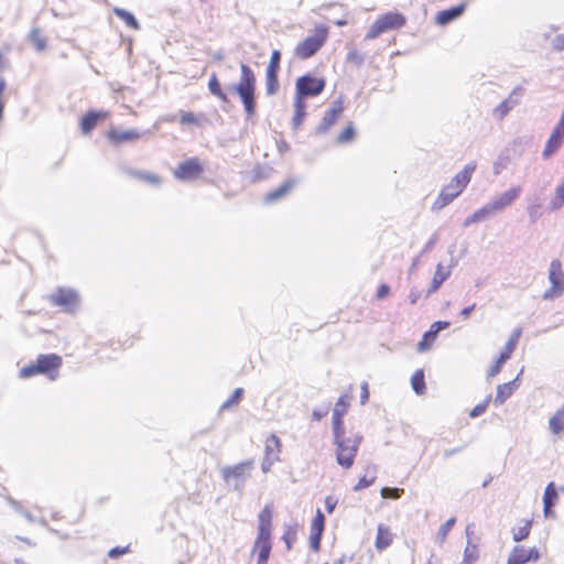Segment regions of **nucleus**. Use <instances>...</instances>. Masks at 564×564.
Returning <instances> with one entry per match:
<instances>
[{
  "mask_svg": "<svg viewBox=\"0 0 564 564\" xmlns=\"http://www.w3.org/2000/svg\"><path fill=\"white\" fill-rule=\"evenodd\" d=\"M336 462L344 469H349L358 453L362 436L358 433L347 435L346 430L333 431Z\"/></svg>",
  "mask_w": 564,
  "mask_h": 564,
  "instance_id": "1",
  "label": "nucleus"
},
{
  "mask_svg": "<svg viewBox=\"0 0 564 564\" xmlns=\"http://www.w3.org/2000/svg\"><path fill=\"white\" fill-rule=\"evenodd\" d=\"M240 70L241 75L239 82L229 86L228 90L239 96L247 117L251 118L256 113V75L246 64L240 65Z\"/></svg>",
  "mask_w": 564,
  "mask_h": 564,
  "instance_id": "2",
  "label": "nucleus"
},
{
  "mask_svg": "<svg viewBox=\"0 0 564 564\" xmlns=\"http://www.w3.org/2000/svg\"><path fill=\"white\" fill-rule=\"evenodd\" d=\"M475 169V163H468L465 165V167L458 172L446 186L443 187L433 208L442 209L452 203L468 185Z\"/></svg>",
  "mask_w": 564,
  "mask_h": 564,
  "instance_id": "3",
  "label": "nucleus"
},
{
  "mask_svg": "<svg viewBox=\"0 0 564 564\" xmlns=\"http://www.w3.org/2000/svg\"><path fill=\"white\" fill-rule=\"evenodd\" d=\"M254 468V460L248 459L240 462L232 466H225L221 468V477L230 490L243 492L246 482L251 477Z\"/></svg>",
  "mask_w": 564,
  "mask_h": 564,
  "instance_id": "4",
  "label": "nucleus"
},
{
  "mask_svg": "<svg viewBox=\"0 0 564 564\" xmlns=\"http://www.w3.org/2000/svg\"><path fill=\"white\" fill-rule=\"evenodd\" d=\"M62 366V357L56 354L40 355L35 362L20 370L21 378H30L35 375H45L50 380L58 378V369Z\"/></svg>",
  "mask_w": 564,
  "mask_h": 564,
  "instance_id": "5",
  "label": "nucleus"
},
{
  "mask_svg": "<svg viewBox=\"0 0 564 564\" xmlns=\"http://www.w3.org/2000/svg\"><path fill=\"white\" fill-rule=\"evenodd\" d=\"M405 22V17L399 12L382 14L372 23L365 39L373 40L384 32L402 28Z\"/></svg>",
  "mask_w": 564,
  "mask_h": 564,
  "instance_id": "6",
  "label": "nucleus"
},
{
  "mask_svg": "<svg viewBox=\"0 0 564 564\" xmlns=\"http://www.w3.org/2000/svg\"><path fill=\"white\" fill-rule=\"evenodd\" d=\"M327 40V29L317 26L315 33L307 36L295 47V55L301 59H307L315 55Z\"/></svg>",
  "mask_w": 564,
  "mask_h": 564,
  "instance_id": "7",
  "label": "nucleus"
},
{
  "mask_svg": "<svg viewBox=\"0 0 564 564\" xmlns=\"http://www.w3.org/2000/svg\"><path fill=\"white\" fill-rule=\"evenodd\" d=\"M549 281L551 286L543 293V300L551 301L564 293V272L560 260L554 259L549 268Z\"/></svg>",
  "mask_w": 564,
  "mask_h": 564,
  "instance_id": "8",
  "label": "nucleus"
},
{
  "mask_svg": "<svg viewBox=\"0 0 564 564\" xmlns=\"http://www.w3.org/2000/svg\"><path fill=\"white\" fill-rule=\"evenodd\" d=\"M325 79L314 77L310 74L297 78L295 84V98L304 100L308 97L318 96L325 88Z\"/></svg>",
  "mask_w": 564,
  "mask_h": 564,
  "instance_id": "9",
  "label": "nucleus"
},
{
  "mask_svg": "<svg viewBox=\"0 0 564 564\" xmlns=\"http://www.w3.org/2000/svg\"><path fill=\"white\" fill-rule=\"evenodd\" d=\"M50 302L63 308V311L72 313L79 303L78 294L72 289L58 288L48 296Z\"/></svg>",
  "mask_w": 564,
  "mask_h": 564,
  "instance_id": "10",
  "label": "nucleus"
},
{
  "mask_svg": "<svg viewBox=\"0 0 564 564\" xmlns=\"http://www.w3.org/2000/svg\"><path fill=\"white\" fill-rule=\"evenodd\" d=\"M521 333H522L521 328H517L513 330L512 335L510 336V338L508 339V341L505 346L503 351H501V354L499 355L496 362L488 370V373H487L488 378H494L495 376H497L500 372L502 365L511 357V354L516 349V346L521 336Z\"/></svg>",
  "mask_w": 564,
  "mask_h": 564,
  "instance_id": "11",
  "label": "nucleus"
},
{
  "mask_svg": "<svg viewBox=\"0 0 564 564\" xmlns=\"http://www.w3.org/2000/svg\"><path fill=\"white\" fill-rule=\"evenodd\" d=\"M522 188L520 186H513L487 203L492 215L500 213L510 206L520 196Z\"/></svg>",
  "mask_w": 564,
  "mask_h": 564,
  "instance_id": "12",
  "label": "nucleus"
},
{
  "mask_svg": "<svg viewBox=\"0 0 564 564\" xmlns=\"http://www.w3.org/2000/svg\"><path fill=\"white\" fill-rule=\"evenodd\" d=\"M202 172L203 166L198 159H189L180 163L177 169L174 171V176L177 180L191 181L197 178Z\"/></svg>",
  "mask_w": 564,
  "mask_h": 564,
  "instance_id": "13",
  "label": "nucleus"
},
{
  "mask_svg": "<svg viewBox=\"0 0 564 564\" xmlns=\"http://www.w3.org/2000/svg\"><path fill=\"white\" fill-rule=\"evenodd\" d=\"M343 110H344L343 100L341 99L336 100L333 104L332 108L325 112V115L322 119V122L317 127L316 131L318 133L327 132L330 129V127L334 126L336 123V121L339 119Z\"/></svg>",
  "mask_w": 564,
  "mask_h": 564,
  "instance_id": "14",
  "label": "nucleus"
},
{
  "mask_svg": "<svg viewBox=\"0 0 564 564\" xmlns=\"http://www.w3.org/2000/svg\"><path fill=\"white\" fill-rule=\"evenodd\" d=\"M350 403V397L348 394L341 395L338 401L336 402L334 410H333V421H332V430L333 431H344V421L343 417L345 416L348 406Z\"/></svg>",
  "mask_w": 564,
  "mask_h": 564,
  "instance_id": "15",
  "label": "nucleus"
},
{
  "mask_svg": "<svg viewBox=\"0 0 564 564\" xmlns=\"http://www.w3.org/2000/svg\"><path fill=\"white\" fill-rule=\"evenodd\" d=\"M540 553L535 547L525 550L522 546H514L510 553L507 564H525L531 561H538Z\"/></svg>",
  "mask_w": 564,
  "mask_h": 564,
  "instance_id": "16",
  "label": "nucleus"
},
{
  "mask_svg": "<svg viewBox=\"0 0 564 564\" xmlns=\"http://www.w3.org/2000/svg\"><path fill=\"white\" fill-rule=\"evenodd\" d=\"M451 273H452V265H449L447 269H445L442 263H438L436 265V270H435L433 279L431 281V285L426 291V297H429L433 293H435L442 286V284L449 278Z\"/></svg>",
  "mask_w": 564,
  "mask_h": 564,
  "instance_id": "17",
  "label": "nucleus"
},
{
  "mask_svg": "<svg viewBox=\"0 0 564 564\" xmlns=\"http://www.w3.org/2000/svg\"><path fill=\"white\" fill-rule=\"evenodd\" d=\"M518 380L519 376H517L516 379L506 382L503 384H499L497 387L496 397L494 399L495 405H501L503 404L514 392V390L518 388Z\"/></svg>",
  "mask_w": 564,
  "mask_h": 564,
  "instance_id": "18",
  "label": "nucleus"
},
{
  "mask_svg": "<svg viewBox=\"0 0 564 564\" xmlns=\"http://www.w3.org/2000/svg\"><path fill=\"white\" fill-rule=\"evenodd\" d=\"M465 9L466 3H460L447 10L440 11L436 15V23L438 25H446L459 18L465 12Z\"/></svg>",
  "mask_w": 564,
  "mask_h": 564,
  "instance_id": "19",
  "label": "nucleus"
},
{
  "mask_svg": "<svg viewBox=\"0 0 564 564\" xmlns=\"http://www.w3.org/2000/svg\"><path fill=\"white\" fill-rule=\"evenodd\" d=\"M144 133L142 132H139L137 130H127V131H120L118 129H111L109 130L108 132V138L109 140H111L113 143L118 144V143H123V142H130V141H135L138 140L139 138H141Z\"/></svg>",
  "mask_w": 564,
  "mask_h": 564,
  "instance_id": "20",
  "label": "nucleus"
},
{
  "mask_svg": "<svg viewBox=\"0 0 564 564\" xmlns=\"http://www.w3.org/2000/svg\"><path fill=\"white\" fill-rule=\"evenodd\" d=\"M108 117L107 111H89L86 116H84L80 120V129L84 134H88L97 124L100 119H105Z\"/></svg>",
  "mask_w": 564,
  "mask_h": 564,
  "instance_id": "21",
  "label": "nucleus"
},
{
  "mask_svg": "<svg viewBox=\"0 0 564 564\" xmlns=\"http://www.w3.org/2000/svg\"><path fill=\"white\" fill-rule=\"evenodd\" d=\"M296 183H297L296 180L289 178L280 187H278L274 191L269 192L264 197V202L267 204H272V203H275L276 200L283 198L286 194H289L291 192V189L295 186Z\"/></svg>",
  "mask_w": 564,
  "mask_h": 564,
  "instance_id": "22",
  "label": "nucleus"
},
{
  "mask_svg": "<svg viewBox=\"0 0 564 564\" xmlns=\"http://www.w3.org/2000/svg\"><path fill=\"white\" fill-rule=\"evenodd\" d=\"M271 540L270 536H261L258 535L254 542V549L259 550L258 554V563L257 564H267L270 553H271Z\"/></svg>",
  "mask_w": 564,
  "mask_h": 564,
  "instance_id": "23",
  "label": "nucleus"
},
{
  "mask_svg": "<svg viewBox=\"0 0 564 564\" xmlns=\"http://www.w3.org/2000/svg\"><path fill=\"white\" fill-rule=\"evenodd\" d=\"M271 521H272V510L270 506H265L262 511L259 513V525H258V535L261 536H271Z\"/></svg>",
  "mask_w": 564,
  "mask_h": 564,
  "instance_id": "24",
  "label": "nucleus"
},
{
  "mask_svg": "<svg viewBox=\"0 0 564 564\" xmlns=\"http://www.w3.org/2000/svg\"><path fill=\"white\" fill-rule=\"evenodd\" d=\"M393 535L389 529V527L384 524L378 525V532L376 538V549L378 551L386 550L392 543Z\"/></svg>",
  "mask_w": 564,
  "mask_h": 564,
  "instance_id": "25",
  "label": "nucleus"
},
{
  "mask_svg": "<svg viewBox=\"0 0 564 564\" xmlns=\"http://www.w3.org/2000/svg\"><path fill=\"white\" fill-rule=\"evenodd\" d=\"M279 68L273 66H268L265 72V91L267 95L272 96L275 95L279 89V80H278Z\"/></svg>",
  "mask_w": 564,
  "mask_h": 564,
  "instance_id": "26",
  "label": "nucleus"
},
{
  "mask_svg": "<svg viewBox=\"0 0 564 564\" xmlns=\"http://www.w3.org/2000/svg\"><path fill=\"white\" fill-rule=\"evenodd\" d=\"M377 478V466L376 465H368L366 467V475L361 477L357 485L354 487L355 491H359L361 489L368 488L371 486Z\"/></svg>",
  "mask_w": 564,
  "mask_h": 564,
  "instance_id": "27",
  "label": "nucleus"
},
{
  "mask_svg": "<svg viewBox=\"0 0 564 564\" xmlns=\"http://www.w3.org/2000/svg\"><path fill=\"white\" fill-rule=\"evenodd\" d=\"M490 216H492V213H491L490 208L488 207V205L486 204L481 208H479L478 210L473 213L470 216H468L464 220L463 226L469 227L473 224L484 221L485 219L489 218Z\"/></svg>",
  "mask_w": 564,
  "mask_h": 564,
  "instance_id": "28",
  "label": "nucleus"
},
{
  "mask_svg": "<svg viewBox=\"0 0 564 564\" xmlns=\"http://www.w3.org/2000/svg\"><path fill=\"white\" fill-rule=\"evenodd\" d=\"M549 427L554 434H560L564 431V404L550 419Z\"/></svg>",
  "mask_w": 564,
  "mask_h": 564,
  "instance_id": "29",
  "label": "nucleus"
},
{
  "mask_svg": "<svg viewBox=\"0 0 564 564\" xmlns=\"http://www.w3.org/2000/svg\"><path fill=\"white\" fill-rule=\"evenodd\" d=\"M294 109H295V112H294V117H293V120H292V123H293V128L294 129H297L305 116H306V105H305V101L304 100H301L300 98H295L294 100Z\"/></svg>",
  "mask_w": 564,
  "mask_h": 564,
  "instance_id": "30",
  "label": "nucleus"
},
{
  "mask_svg": "<svg viewBox=\"0 0 564 564\" xmlns=\"http://www.w3.org/2000/svg\"><path fill=\"white\" fill-rule=\"evenodd\" d=\"M113 13H115L119 19H121L122 21H124V22H126V24H127L129 28H131V29H133V30H139V29H140V24H139L138 20L135 19V17H134L131 12H129V11H127V10H124V9H121V8H115V9H113Z\"/></svg>",
  "mask_w": 564,
  "mask_h": 564,
  "instance_id": "31",
  "label": "nucleus"
},
{
  "mask_svg": "<svg viewBox=\"0 0 564 564\" xmlns=\"http://www.w3.org/2000/svg\"><path fill=\"white\" fill-rule=\"evenodd\" d=\"M280 448H281L280 438L276 435L272 434L265 441V448H264L265 455L264 456H267V457L279 456Z\"/></svg>",
  "mask_w": 564,
  "mask_h": 564,
  "instance_id": "32",
  "label": "nucleus"
},
{
  "mask_svg": "<svg viewBox=\"0 0 564 564\" xmlns=\"http://www.w3.org/2000/svg\"><path fill=\"white\" fill-rule=\"evenodd\" d=\"M411 386L413 391L421 395L425 391V380H424V372L422 369L416 370L411 378Z\"/></svg>",
  "mask_w": 564,
  "mask_h": 564,
  "instance_id": "33",
  "label": "nucleus"
},
{
  "mask_svg": "<svg viewBox=\"0 0 564 564\" xmlns=\"http://www.w3.org/2000/svg\"><path fill=\"white\" fill-rule=\"evenodd\" d=\"M564 205V177L563 181L557 185L554 197L550 202L551 210H558Z\"/></svg>",
  "mask_w": 564,
  "mask_h": 564,
  "instance_id": "34",
  "label": "nucleus"
},
{
  "mask_svg": "<svg viewBox=\"0 0 564 564\" xmlns=\"http://www.w3.org/2000/svg\"><path fill=\"white\" fill-rule=\"evenodd\" d=\"M208 89L214 96L218 97L221 101H228V97L221 89L219 80L215 73L210 76V79L208 82Z\"/></svg>",
  "mask_w": 564,
  "mask_h": 564,
  "instance_id": "35",
  "label": "nucleus"
},
{
  "mask_svg": "<svg viewBox=\"0 0 564 564\" xmlns=\"http://www.w3.org/2000/svg\"><path fill=\"white\" fill-rule=\"evenodd\" d=\"M556 499H557V492H556L555 486L553 482H550L544 490L543 506L544 507H547V505L554 506Z\"/></svg>",
  "mask_w": 564,
  "mask_h": 564,
  "instance_id": "36",
  "label": "nucleus"
},
{
  "mask_svg": "<svg viewBox=\"0 0 564 564\" xmlns=\"http://www.w3.org/2000/svg\"><path fill=\"white\" fill-rule=\"evenodd\" d=\"M455 522H456V519L451 518L440 527L437 535H436V539L440 543H444L446 541L447 535H448L449 531L452 530V528L454 527Z\"/></svg>",
  "mask_w": 564,
  "mask_h": 564,
  "instance_id": "37",
  "label": "nucleus"
},
{
  "mask_svg": "<svg viewBox=\"0 0 564 564\" xmlns=\"http://www.w3.org/2000/svg\"><path fill=\"white\" fill-rule=\"evenodd\" d=\"M130 175H132L135 178L149 182L153 185H159L161 180L158 175L151 174L144 171H130Z\"/></svg>",
  "mask_w": 564,
  "mask_h": 564,
  "instance_id": "38",
  "label": "nucleus"
},
{
  "mask_svg": "<svg viewBox=\"0 0 564 564\" xmlns=\"http://www.w3.org/2000/svg\"><path fill=\"white\" fill-rule=\"evenodd\" d=\"M242 395H243V389L242 388L235 389V391L231 394V397L221 404L220 411L228 410L230 406H232L235 404H238L240 402Z\"/></svg>",
  "mask_w": 564,
  "mask_h": 564,
  "instance_id": "39",
  "label": "nucleus"
},
{
  "mask_svg": "<svg viewBox=\"0 0 564 564\" xmlns=\"http://www.w3.org/2000/svg\"><path fill=\"white\" fill-rule=\"evenodd\" d=\"M530 529H531V521H527L524 523V525L522 527H519L517 529L513 530V540L516 542H520L524 539H527L530 534Z\"/></svg>",
  "mask_w": 564,
  "mask_h": 564,
  "instance_id": "40",
  "label": "nucleus"
},
{
  "mask_svg": "<svg viewBox=\"0 0 564 564\" xmlns=\"http://www.w3.org/2000/svg\"><path fill=\"white\" fill-rule=\"evenodd\" d=\"M355 137V128L352 123H349L347 128H345L337 137V142L340 144L348 143L352 141Z\"/></svg>",
  "mask_w": 564,
  "mask_h": 564,
  "instance_id": "41",
  "label": "nucleus"
},
{
  "mask_svg": "<svg viewBox=\"0 0 564 564\" xmlns=\"http://www.w3.org/2000/svg\"><path fill=\"white\" fill-rule=\"evenodd\" d=\"M435 339H436V337L433 334H431L430 330H427L423 335L422 340L419 343L417 350L420 352L426 351L427 349H430L431 345L434 343Z\"/></svg>",
  "mask_w": 564,
  "mask_h": 564,
  "instance_id": "42",
  "label": "nucleus"
},
{
  "mask_svg": "<svg viewBox=\"0 0 564 564\" xmlns=\"http://www.w3.org/2000/svg\"><path fill=\"white\" fill-rule=\"evenodd\" d=\"M381 497L384 499H399L401 495L403 494V489L401 488H391V487H383L380 490Z\"/></svg>",
  "mask_w": 564,
  "mask_h": 564,
  "instance_id": "43",
  "label": "nucleus"
},
{
  "mask_svg": "<svg viewBox=\"0 0 564 564\" xmlns=\"http://www.w3.org/2000/svg\"><path fill=\"white\" fill-rule=\"evenodd\" d=\"M521 96H522V88L517 87L510 93L509 97L507 99H505V101L507 104H509L511 109H513L519 104V99Z\"/></svg>",
  "mask_w": 564,
  "mask_h": 564,
  "instance_id": "44",
  "label": "nucleus"
},
{
  "mask_svg": "<svg viewBox=\"0 0 564 564\" xmlns=\"http://www.w3.org/2000/svg\"><path fill=\"white\" fill-rule=\"evenodd\" d=\"M521 96H522V88L517 87L510 93L509 97L507 99H505V101L507 104H509L511 109H513L519 104V99Z\"/></svg>",
  "mask_w": 564,
  "mask_h": 564,
  "instance_id": "45",
  "label": "nucleus"
},
{
  "mask_svg": "<svg viewBox=\"0 0 564 564\" xmlns=\"http://www.w3.org/2000/svg\"><path fill=\"white\" fill-rule=\"evenodd\" d=\"M521 96H522V88L517 87L510 93L509 97L507 99H505V101L507 104H509L511 109H513L519 104V99Z\"/></svg>",
  "mask_w": 564,
  "mask_h": 564,
  "instance_id": "46",
  "label": "nucleus"
},
{
  "mask_svg": "<svg viewBox=\"0 0 564 564\" xmlns=\"http://www.w3.org/2000/svg\"><path fill=\"white\" fill-rule=\"evenodd\" d=\"M325 517L323 512L318 509L315 518L313 519L311 530L313 531H324Z\"/></svg>",
  "mask_w": 564,
  "mask_h": 564,
  "instance_id": "47",
  "label": "nucleus"
},
{
  "mask_svg": "<svg viewBox=\"0 0 564 564\" xmlns=\"http://www.w3.org/2000/svg\"><path fill=\"white\" fill-rule=\"evenodd\" d=\"M491 397L488 395L486 398V400L482 402V403H479L477 404L470 412H469V416L475 419V417H478L479 415H481L482 413H485V411L487 410V406H488V403L490 401Z\"/></svg>",
  "mask_w": 564,
  "mask_h": 564,
  "instance_id": "48",
  "label": "nucleus"
},
{
  "mask_svg": "<svg viewBox=\"0 0 564 564\" xmlns=\"http://www.w3.org/2000/svg\"><path fill=\"white\" fill-rule=\"evenodd\" d=\"M322 534H323V532L311 530L310 546H311L312 550H314V551H318L319 550Z\"/></svg>",
  "mask_w": 564,
  "mask_h": 564,
  "instance_id": "49",
  "label": "nucleus"
},
{
  "mask_svg": "<svg viewBox=\"0 0 564 564\" xmlns=\"http://www.w3.org/2000/svg\"><path fill=\"white\" fill-rule=\"evenodd\" d=\"M511 110L509 104H507L505 100L501 101L496 108H495V116L499 119L505 118L509 111Z\"/></svg>",
  "mask_w": 564,
  "mask_h": 564,
  "instance_id": "50",
  "label": "nucleus"
},
{
  "mask_svg": "<svg viewBox=\"0 0 564 564\" xmlns=\"http://www.w3.org/2000/svg\"><path fill=\"white\" fill-rule=\"evenodd\" d=\"M551 46L556 52L564 51V33L555 35L551 41Z\"/></svg>",
  "mask_w": 564,
  "mask_h": 564,
  "instance_id": "51",
  "label": "nucleus"
},
{
  "mask_svg": "<svg viewBox=\"0 0 564 564\" xmlns=\"http://www.w3.org/2000/svg\"><path fill=\"white\" fill-rule=\"evenodd\" d=\"M448 326L449 322L437 321L431 325L430 332L436 337L441 330L446 329Z\"/></svg>",
  "mask_w": 564,
  "mask_h": 564,
  "instance_id": "52",
  "label": "nucleus"
},
{
  "mask_svg": "<svg viewBox=\"0 0 564 564\" xmlns=\"http://www.w3.org/2000/svg\"><path fill=\"white\" fill-rule=\"evenodd\" d=\"M31 39L37 51H42L45 47V41L40 36L37 30H33L31 33Z\"/></svg>",
  "mask_w": 564,
  "mask_h": 564,
  "instance_id": "53",
  "label": "nucleus"
},
{
  "mask_svg": "<svg viewBox=\"0 0 564 564\" xmlns=\"http://www.w3.org/2000/svg\"><path fill=\"white\" fill-rule=\"evenodd\" d=\"M180 121H181L182 124L196 123L197 122V118L192 112L181 111Z\"/></svg>",
  "mask_w": 564,
  "mask_h": 564,
  "instance_id": "54",
  "label": "nucleus"
},
{
  "mask_svg": "<svg viewBox=\"0 0 564 564\" xmlns=\"http://www.w3.org/2000/svg\"><path fill=\"white\" fill-rule=\"evenodd\" d=\"M279 460V456H273V457H267L264 456L263 460H262V464H261V469L263 473H268L272 465Z\"/></svg>",
  "mask_w": 564,
  "mask_h": 564,
  "instance_id": "55",
  "label": "nucleus"
},
{
  "mask_svg": "<svg viewBox=\"0 0 564 564\" xmlns=\"http://www.w3.org/2000/svg\"><path fill=\"white\" fill-rule=\"evenodd\" d=\"M539 208V204L529 205L527 208L528 215L532 223H534L540 217Z\"/></svg>",
  "mask_w": 564,
  "mask_h": 564,
  "instance_id": "56",
  "label": "nucleus"
},
{
  "mask_svg": "<svg viewBox=\"0 0 564 564\" xmlns=\"http://www.w3.org/2000/svg\"><path fill=\"white\" fill-rule=\"evenodd\" d=\"M280 61H281V52L279 50H273L271 53L270 62L268 66H273L280 69Z\"/></svg>",
  "mask_w": 564,
  "mask_h": 564,
  "instance_id": "57",
  "label": "nucleus"
},
{
  "mask_svg": "<svg viewBox=\"0 0 564 564\" xmlns=\"http://www.w3.org/2000/svg\"><path fill=\"white\" fill-rule=\"evenodd\" d=\"M338 503V499L334 496H327L325 498V508L328 513H332Z\"/></svg>",
  "mask_w": 564,
  "mask_h": 564,
  "instance_id": "58",
  "label": "nucleus"
},
{
  "mask_svg": "<svg viewBox=\"0 0 564 564\" xmlns=\"http://www.w3.org/2000/svg\"><path fill=\"white\" fill-rule=\"evenodd\" d=\"M347 61L354 62L357 65H361L364 63V57L356 51H350L347 54Z\"/></svg>",
  "mask_w": 564,
  "mask_h": 564,
  "instance_id": "59",
  "label": "nucleus"
},
{
  "mask_svg": "<svg viewBox=\"0 0 564 564\" xmlns=\"http://www.w3.org/2000/svg\"><path fill=\"white\" fill-rule=\"evenodd\" d=\"M437 240H438V236L436 234H434L430 238V240L425 243V246H424V248L422 250V253L430 252L434 248V246L436 245Z\"/></svg>",
  "mask_w": 564,
  "mask_h": 564,
  "instance_id": "60",
  "label": "nucleus"
},
{
  "mask_svg": "<svg viewBox=\"0 0 564 564\" xmlns=\"http://www.w3.org/2000/svg\"><path fill=\"white\" fill-rule=\"evenodd\" d=\"M128 552V547H120V546H117V547H113L109 551L108 555L111 557V558H115V557H118L119 555H122L124 553Z\"/></svg>",
  "mask_w": 564,
  "mask_h": 564,
  "instance_id": "61",
  "label": "nucleus"
},
{
  "mask_svg": "<svg viewBox=\"0 0 564 564\" xmlns=\"http://www.w3.org/2000/svg\"><path fill=\"white\" fill-rule=\"evenodd\" d=\"M390 293V288L387 284H381L377 291V297L379 300L384 299Z\"/></svg>",
  "mask_w": 564,
  "mask_h": 564,
  "instance_id": "62",
  "label": "nucleus"
},
{
  "mask_svg": "<svg viewBox=\"0 0 564 564\" xmlns=\"http://www.w3.org/2000/svg\"><path fill=\"white\" fill-rule=\"evenodd\" d=\"M369 399V390H368V383L362 382L361 384V394H360V401L361 404H365Z\"/></svg>",
  "mask_w": 564,
  "mask_h": 564,
  "instance_id": "63",
  "label": "nucleus"
},
{
  "mask_svg": "<svg viewBox=\"0 0 564 564\" xmlns=\"http://www.w3.org/2000/svg\"><path fill=\"white\" fill-rule=\"evenodd\" d=\"M10 502V506L20 514H24V512L26 511V509L21 505V502L17 501V500H13V499H10L9 500Z\"/></svg>",
  "mask_w": 564,
  "mask_h": 564,
  "instance_id": "64",
  "label": "nucleus"
}]
</instances>
